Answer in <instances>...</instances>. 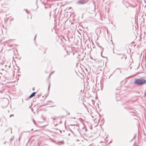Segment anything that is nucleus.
Masks as SVG:
<instances>
[{
	"label": "nucleus",
	"instance_id": "f257e3e1",
	"mask_svg": "<svg viewBox=\"0 0 146 146\" xmlns=\"http://www.w3.org/2000/svg\"><path fill=\"white\" fill-rule=\"evenodd\" d=\"M146 82V80L142 78L135 79L134 81V84L138 86L142 85Z\"/></svg>",
	"mask_w": 146,
	"mask_h": 146
},
{
	"label": "nucleus",
	"instance_id": "f03ea898",
	"mask_svg": "<svg viewBox=\"0 0 146 146\" xmlns=\"http://www.w3.org/2000/svg\"><path fill=\"white\" fill-rule=\"evenodd\" d=\"M89 0H79L76 2V4H83L86 3Z\"/></svg>",
	"mask_w": 146,
	"mask_h": 146
},
{
	"label": "nucleus",
	"instance_id": "7ed1b4c3",
	"mask_svg": "<svg viewBox=\"0 0 146 146\" xmlns=\"http://www.w3.org/2000/svg\"><path fill=\"white\" fill-rule=\"evenodd\" d=\"M36 94V92H33L29 96V98H30L33 97L35 95V94Z\"/></svg>",
	"mask_w": 146,
	"mask_h": 146
},
{
	"label": "nucleus",
	"instance_id": "20e7f679",
	"mask_svg": "<svg viewBox=\"0 0 146 146\" xmlns=\"http://www.w3.org/2000/svg\"><path fill=\"white\" fill-rule=\"evenodd\" d=\"M59 143H61L62 144H63L64 143V142H63V141H60Z\"/></svg>",
	"mask_w": 146,
	"mask_h": 146
},
{
	"label": "nucleus",
	"instance_id": "39448f33",
	"mask_svg": "<svg viewBox=\"0 0 146 146\" xmlns=\"http://www.w3.org/2000/svg\"><path fill=\"white\" fill-rule=\"evenodd\" d=\"M50 83H49V86H48V90H49V88H50Z\"/></svg>",
	"mask_w": 146,
	"mask_h": 146
},
{
	"label": "nucleus",
	"instance_id": "423d86ee",
	"mask_svg": "<svg viewBox=\"0 0 146 146\" xmlns=\"http://www.w3.org/2000/svg\"><path fill=\"white\" fill-rule=\"evenodd\" d=\"M136 135H134V137L133 138V139H135V137H136Z\"/></svg>",
	"mask_w": 146,
	"mask_h": 146
},
{
	"label": "nucleus",
	"instance_id": "0eeeda50",
	"mask_svg": "<svg viewBox=\"0 0 146 146\" xmlns=\"http://www.w3.org/2000/svg\"><path fill=\"white\" fill-rule=\"evenodd\" d=\"M54 72H52L50 74V75H49V76H50L51 75V74H52V73H53Z\"/></svg>",
	"mask_w": 146,
	"mask_h": 146
},
{
	"label": "nucleus",
	"instance_id": "6e6552de",
	"mask_svg": "<svg viewBox=\"0 0 146 146\" xmlns=\"http://www.w3.org/2000/svg\"><path fill=\"white\" fill-rule=\"evenodd\" d=\"M52 118H53L54 120L56 119V118L54 117H53V118L52 117Z\"/></svg>",
	"mask_w": 146,
	"mask_h": 146
},
{
	"label": "nucleus",
	"instance_id": "1a4fd4ad",
	"mask_svg": "<svg viewBox=\"0 0 146 146\" xmlns=\"http://www.w3.org/2000/svg\"><path fill=\"white\" fill-rule=\"evenodd\" d=\"M13 139V138H11L10 139V140L11 141Z\"/></svg>",
	"mask_w": 146,
	"mask_h": 146
},
{
	"label": "nucleus",
	"instance_id": "9d476101",
	"mask_svg": "<svg viewBox=\"0 0 146 146\" xmlns=\"http://www.w3.org/2000/svg\"><path fill=\"white\" fill-rule=\"evenodd\" d=\"M11 115H10V117Z\"/></svg>",
	"mask_w": 146,
	"mask_h": 146
},
{
	"label": "nucleus",
	"instance_id": "9b49d317",
	"mask_svg": "<svg viewBox=\"0 0 146 146\" xmlns=\"http://www.w3.org/2000/svg\"><path fill=\"white\" fill-rule=\"evenodd\" d=\"M36 35L35 36V38H34V40H35V37H36Z\"/></svg>",
	"mask_w": 146,
	"mask_h": 146
},
{
	"label": "nucleus",
	"instance_id": "f8f14e48",
	"mask_svg": "<svg viewBox=\"0 0 146 146\" xmlns=\"http://www.w3.org/2000/svg\"><path fill=\"white\" fill-rule=\"evenodd\" d=\"M33 122L34 123V120H33Z\"/></svg>",
	"mask_w": 146,
	"mask_h": 146
},
{
	"label": "nucleus",
	"instance_id": "ddd939ff",
	"mask_svg": "<svg viewBox=\"0 0 146 146\" xmlns=\"http://www.w3.org/2000/svg\"><path fill=\"white\" fill-rule=\"evenodd\" d=\"M137 146V145H136V146Z\"/></svg>",
	"mask_w": 146,
	"mask_h": 146
}]
</instances>
